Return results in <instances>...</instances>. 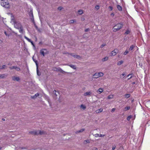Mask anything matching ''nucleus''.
<instances>
[{
  "label": "nucleus",
  "mask_w": 150,
  "mask_h": 150,
  "mask_svg": "<svg viewBox=\"0 0 150 150\" xmlns=\"http://www.w3.org/2000/svg\"><path fill=\"white\" fill-rule=\"evenodd\" d=\"M89 30V29L88 28V29H86L85 30V32H87V31H88Z\"/></svg>",
  "instance_id": "864d4df0"
},
{
  "label": "nucleus",
  "mask_w": 150,
  "mask_h": 150,
  "mask_svg": "<svg viewBox=\"0 0 150 150\" xmlns=\"http://www.w3.org/2000/svg\"><path fill=\"white\" fill-rule=\"evenodd\" d=\"M110 15L112 16H114V13H112Z\"/></svg>",
  "instance_id": "3c124183"
},
{
  "label": "nucleus",
  "mask_w": 150,
  "mask_h": 150,
  "mask_svg": "<svg viewBox=\"0 0 150 150\" xmlns=\"http://www.w3.org/2000/svg\"><path fill=\"white\" fill-rule=\"evenodd\" d=\"M115 110V108H113L112 110V111H111V112H114V111Z\"/></svg>",
  "instance_id": "de8ad7c7"
},
{
  "label": "nucleus",
  "mask_w": 150,
  "mask_h": 150,
  "mask_svg": "<svg viewBox=\"0 0 150 150\" xmlns=\"http://www.w3.org/2000/svg\"><path fill=\"white\" fill-rule=\"evenodd\" d=\"M115 148H116V146H113L112 147V150H114L115 149Z\"/></svg>",
  "instance_id": "09e8293b"
},
{
  "label": "nucleus",
  "mask_w": 150,
  "mask_h": 150,
  "mask_svg": "<svg viewBox=\"0 0 150 150\" xmlns=\"http://www.w3.org/2000/svg\"><path fill=\"white\" fill-rule=\"evenodd\" d=\"M130 96V95L129 94H126L125 95V97L126 98H129Z\"/></svg>",
  "instance_id": "c85d7f7f"
},
{
  "label": "nucleus",
  "mask_w": 150,
  "mask_h": 150,
  "mask_svg": "<svg viewBox=\"0 0 150 150\" xmlns=\"http://www.w3.org/2000/svg\"><path fill=\"white\" fill-rule=\"evenodd\" d=\"M16 66H13L12 67H9V68L11 69H15V68L16 67Z\"/></svg>",
  "instance_id": "4c0bfd02"
},
{
  "label": "nucleus",
  "mask_w": 150,
  "mask_h": 150,
  "mask_svg": "<svg viewBox=\"0 0 150 150\" xmlns=\"http://www.w3.org/2000/svg\"><path fill=\"white\" fill-rule=\"evenodd\" d=\"M24 38H25L26 39L28 42H30L31 40L30 39H29L27 37H26V36H24Z\"/></svg>",
  "instance_id": "7c9ffc66"
},
{
  "label": "nucleus",
  "mask_w": 150,
  "mask_h": 150,
  "mask_svg": "<svg viewBox=\"0 0 150 150\" xmlns=\"http://www.w3.org/2000/svg\"><path fill=\"white\" fill-rule=\"evenodd\" d=\"M117 7L119 11H121L122 10V8L120 5H117Z\"/></svg>",
  "instance_id": "1a4fd4ad"
},
{
  "label": "nucleus",
  "mask_w": 150,
  "mask_h": 150,
  "mask_svg": "<svg viewBox=\"0 0 150 150\" xmlns=\"http://www.w3.org/2000/svg\"><path fill=\"white\" fill-rule=\"evenodd\" d=\"M98 76L99 77L102 76L103 75V74L102 72L98 73Z\"/></svg>",
  "instance_id": "a211bd4d"
},
{
  "label": "nucleus",
  "mask_w": 150,
  "mask_h": 150,
  "mask_svg": "<svg viewBox=\"0 0 150 150\" xmlns=\"http://www.w3.org/2000/svg\"><path fill=\"white\" fill-rule=\"evenodd\" d=\"M113 95H109L108 96V99H112V98H113Z\"/></svg>",
  "instance_id": "bb28decb"
},
{
  "label": "nucleus",
  "mask_w": 150,
  "mask_h": 150,
  "mask_svg": "<svg viewBox=\"0 0 150 150\" xmlns=\"http://www.w3.org/2000/svg\"><path fill=\"white\" fill-rule=\"evenodd\" d=\"M39 94L38 93H37L35 94L34 96H31V98H32L35 99V98L38 96H39Z\"/></svg>",
  "instance_id": "9b49d317"
},
{
  "label": "nucleus",
  "mask_w": 150,
  "mask_h": 150,
  "mask_svg": "<svg viewBox=\"0 0 150 150\" xmlns=\"http://www.w3.org/2000/svg\"><path fill=\"white\" fill-rule=\"evenodd\" d=\"M95 137H99V134H95Z\"/></svg>",
  "instance_id": "a18cd8bd"
},
{
  "label": "nucleus",
  "mask_w": 150,
  "mask_h": 150,
  "mask_svg": "<svg viewBox=\"0 0 150 150\" xmlns=\"http://www.w3.org/2000/svg\"><path fill=\"white\" fill-rule=\"evenodd\" d=\"M130 107L129 106L126 107L125 108V111L128 110H129L130 109Z\"/></svg>",
  "instance_id": "c756f323"
},
{
  "label": "nucleus",
  "mask_w": 150,
  "mask_h": 150,
  "mask_svg": "<svg viewBox=\"0 0 150 150\" xmlns=\"http://www.w3.org/2000/svg\"><path fill=\"white\" fill-rule=\"evenodd\" d=\"M2 42V41L1 40H0V44H1Z\"/></svg>",
  "instance_id": "13d9d810"
},
{
  "label": "nucleus",
  "mask_w": 150,
  "mask_h": 150,
  "mask_svg": "<svg viewBox=\"0 0 150 150\" xmlns=\"http://www.w3.org/2000/svg\"><path fill=\"white\" fill-rule=\"evenodd\" d=\"M44 50H46L43 49L40 50V53L43 56H44L45 53L44 52Z\"/></svg>",
  "instance_id": "f8f14e48"
},
{
  "label": "nucleus",
  "mask_w": 150,
  "mask_h": 150,
  "mask_svg": "<svg viewBox=\"0 0 150 150\" xmlns=\"http://www.w3.org/2000/svg\"><path fill=\"white\" fill-rule=\"evenodd\" d=\"M4 33L5 34V35L6 36H8V34H7V33H6V32L5 31L4 32Z\"/></svg>",
  "instance_id": "49530a36"
},
{
  "label": "nucleus",
  "mask_w": 150,
  "mask_h": 150,
  "mask_svg": "<svg viewBox=\"0 0 150 150\" xmlns=\"http://www.w3.org/2000/svg\"><path fill=\"white\" fill-rule=\"evenodd\" d=\"M69 66L71 67L73 69H76V67L74 65H70Z\"/></svg>",
  "instance_id": "c9c22d12"
},
{
  "label": "nucleus",
  "mask_w": 150,
  "mask_h": 150,
  "mask_svg": "<svg viewBox=\"0 0 150 150\" xmlns=\"http://www.w3.org/2000/svg\"><path fill=\"white\" fill-rule=\"evenodd\" d=\"M123 26V24L122 23H119L115 25L113 28V30L114 32L119 30Z\"/></svg>",
  "instance_id": "7ed1b4c3"
},
{
  "label": "nucleus",
  "mask_w": 150,
  "mask_h": 150,
  "mask_svg": "<svg viewBox=\"0 0 150 150\" xmlns=\"http://www.w3.org/2000/svg\"><path fill=\"white\" fill-rule=\"evenodd\" d=\"M135 82H132V84H135Z\"/></svg>",
  "instance_id": "bf43d9fd"
},
{
  "label": "nucleus",
  "mask_w": 150,
  "mask_h": 150,
  "mask_svg": "<svg viewBox=\"0 0 150 150\" xmlns=\"http://www.w3.org/2000/svg\"><path fill=\"white\" fill-rule=\"evenodd\" d=\"M84 130H85V129H81L80 130H79L77 131H76V133L77 134L79 133L82 132L83 131H84Z\"/></svg>",
  "instance_id": "4468645a"
},
{
  "label": "nucleus",
  "mask_w": 150,
  "mask_h": 150,
  "mask_svg": "<svg viewBox=\"0 0 150 150\" xmlns=\"http://www.w3.org/2000/svg\"><path fill=\"white\" fill-rule=\"evenodd\" d=\"M30 42H31L32 45L34 46V44H33V42L32 41H31Z\"/></svg>",
  "instance_id": "5fc2aeb1"
},
{
  "label": "nucleus",
  "mask_w": 150,
  "mask_h": 150,
  "mask_svg": "<svg viewBox=\"0 0 150 150\" xmlns=\"http://www.w3.org/2000/svg\"><path fill=\"white\" fill-rule=\"evenodd\" d=\"M2 120H3L4 121H5V120L4 119H2Z\"/></svg>",
  "instance_id": "052dcab7"
},
{
  "label": "nucleus",
  "mask_w": 150,
  "mask_h": 150,
  "mask_svg": "<svg viewBox=\"0 0 150 150\" xmlns=\"http://www.w3.org/2000/svg\"><path fill=\"white\" fill-rule=\"evenodd\" d=\"M74 22V21L73 20H71L70 21V23H73Z\"/></svg>",
  "instance_id": "c03bdc74"
},
{
  "label": "nucleus",
  "mask_w": 150,
  "mask_h": 150,
  "mask_svg": "<svg viewBox=\"0 0 150 150\" xmlns=\"http://www.w3.org/2000/svg\"><path fill=\"white\" fill-rule=\"evenodd\" d=\"M19 32L21 33H23V28L22 27L20 28L19 29Z\"/></svg>",
  "instance_id": "b1692460"
},
{
  "label": "nucleus",
  "mask_w": 150,
  "mask_h": 150,
  "mask_svg": "<svg viewBox=\"0 0 150 150\" xmlns=\"http://www.w3.org/2000/svg\"><path fill=\"white\" fill-rule=\"evenodd\" d=\"M12 78V80L14 81H18L20 80V79L19 77L13 76Z\"/></svg>",
  "instance_id": "0eeeda50"
},
{
  "label": "nucleus",
  "mask_w": 150,
  "mask_h": 150,
  "mask_svg": "<svg viewBox=\"0 0 150 150\" xmlns=\"http://www.w3.org/2000/svg\"><path fill=\"white\" fill-rule=\"evenodd\" d=\"M135 47H137V46H135V45H131L130 47L129 48V52H130V51H132L133 49H134V48Z\"/></svg>",
  "instance_id": "6e6552de"
},
{
  "label": "nucleus",
  "mask_w": 150,
  "mask_h": 150,
  "mask_svg": "<svg viewBox=\"0 0 150 150\" xmlns=\"http://www.w3.org/2000/svg\"><path fill=\"white\" fill-rule=\"evenodd\" d=\"M6 67V65H4L2 66V67L1 68H0V69H4Z\"/></svg>",
  "instance_id": "a19ab883"
},
{
  "label": "nucleus",
  "mask_w": 150,
  "mask_h": 150,
  "mask_svg": "<svg viewBox=\"0 0 150 150\" xmlns=\"http://www.w3.org/2000/svg\"><path fill=\"white\" fill-rule=\"evenodd\" d=\"M103 90L102 88H99L97 91L98 93L100 94L103 92Z\"/></svg>",
  "instance_id": "ddd939ff"
},
{
  "label": "nucleus",
  "mask_w": 150,
  "mask_h": 150,
  "mask_svg": "<svg viewBox=\"0 0 150 150\" xmlns=\"http://www.w3.org/2000/svg\"><path fill=\"white\" fill-rule=\"evenodd\" d=\"M125 75V73H123L122 75H120V78H123L124 77H123V76H124Z\"/></svg>",
  "instance_id": "58836bf2"
},
{
  "label": "nucleus",
  "mask_w": 150,
  "mask_h": 150,
  "mask_svg": "<svg viewBox=\"0 0 150 150\" xmlns=\"http://www.w3.org/2000/svg\"><path fill=\"white\" fill-rule=\"evenodd\" d=\"M6 77V75L5 74H0V79L4 78Z\"/></svg>",
  "instance_id": "aec40b11"
},
{
  "label": "nucleus",
  "mask_w": 150,
  "mask_h": 150,
  "mask_svg": "<svg viewBox=\"0 0 150 150\" xmlns=\"http://www.w3.org/2000/svg\"><path fill=\"white\" fill-rule=\"evenodd\" d=\"M129 51L127 50H126L125 52L123 53V54L124 55H127L129 52Z\"/></svg>",
  "instance_id": "412c9836"
},
{
  "label": "nucleus",
  "mask_w": 150,
  "mask_h": 150,
  "mask_svg": "<svg viewBox=\"0 0 150 150\" xmlns=\"http://www.w3.org/2000/svg\"><path fill=\"white\" fill-rule=\"evenodd\" d=\"M105 44H102V45H101L100 47L101 48H103V47H104V46H105Z\"/></svg>",
  "instance_id": "37998d69"
},
{
  "label": "nucleus",
  "mask_w": 150,
  "mask_h": 150,
  "mask_svg": "<svg viewBox=\"0 0 150 150\" xmlns=\"http://www.w3.org/2000/svg\"><path fill=\"white\" fill-rule=\"evenodd\" d=\"M132 76H131L130 77H129V78L128 79V80H129L130 79H131V78H132Z\"/></svg>",
  "instance_id": "6e6d98bb"
},
{
  "label": "nucleus",
  "mask_w": 150,
  "mask_h": 150,
  "mask_svg": "<svg viewBox=\"0 0 150 150\" xmlns=\"http://www.w3.org/2000/svg\"><path fill=\"white\" fill-rule=\"evenodd\" d=\"M98 150L97 148H96V149H95V150Z\"/></svg>",
  "instance_id": "e2e57ef3"
},
{
  "label": "nucleus",
  "mask_w": 150,
  "mask_h": 150,
  "mask_svg": "<svg viewBox=\"0 0 150 150\" xmlns=\"http://www.w3.org/2000/svg\"><path fill=\"white\" fill-rule=\"evenodd\" d=\"M103 110V109L102 108H100L98 110H96V112L97 113H98L100 112H101Z\"/></svg>",
  "instance_id": "dca6fc26"
},
{
  "label": "nucleus",
  "mask_w": 150,
  "mask_h": 150,
  "mask_svg": "<svg viewBox=\"0 0 150 150\" xmlns=\"http://www.w3.org/2000/svg\"><path fill=\"white\" fill-rule=\"evenodd\" d=\"M132 74H128L127 76V77H129L130 76H131V75H132Z\"/></svg>",
  "instance_id": "4d7b16f0"
},
{
  "label": "nucleus",
  "mask_w": 150,
  "mask_h": 150,
  "mask_svg": "<svg viewBox=\"0 0 150 150\" xmlns=\"http://www.w3.org/2000/svg\"><path fill=\"white\" fill-rule=\"evenodd\" d=\"M37 74L38 75L40 76V73H39V71L38 70V67H37Z\"/></svg>",
  "instance_id": "473e14b6"
},
{
  "label": "nucleus",
  "mask_w": 150,
  "mask_h": 150,
  "mask_svg": "<svg viewBox=\"0 0 150 150\" xmlns=\"http://www.w3.org/2000/svg\"><path fill=\"white\" fill-rule=\"evenodd\" d=\"M11 21L13 23L14 27L17 29H19L20 28L22 27L21 23L14 19L12 18Z\"/></svg>",
  "instance_id": "f03ea898"
},
{
  "label": "nucleus",
  "mask_w": 150,
  "mask_h": 150,
  "mask_svg": "<svg viewBox=\"0 0 150 150\" xmlns=\"http://www.w3.org/2000/svg\"><path fill=\"white\" fill-rule=\"evenodd\" d=\"M108 57H105L103 58L102 61L103 62L107 61L108 59Z\"/></svg>",
  "instance_id": "6ab92c4d"
},
{
  "label": "nucleus",
  "mask_w": 150,
  "mask_h": 150,
  "mask_svg": "<svg viewBox=\"0 0 150 150\" xmlns=\"http://www.w3.org/2000/svg\"><path fill=\"white\" fill-rule=\"evenodd\" d=\"M98 73H95L93 75V76H95V78H98V77H96L95 76H98Z\"/></svg>",
  "instance_id": "f704fd0d"
},
{
  "label": "nucleus",
  "mask_w": 150,
  "mask_h": 150,
  "mask_svg": "<svg viewBox=\"0 0 150 150\" xmlns=\"http://www.w3.org/2000/svg\"><path fill=\"white\" fill-rule=\"evenodd\" d=\"M118 50L117 49H115L113 51H112L110 54V56H114L116 55L118 52Z\"/></svg>",
  "instance_id": "39448f33"
},
{
  "label": "nucleus",
  "mask_w": 150,
  "mask_h": 150,
  "mask_svg": "<svg viewBox=\"0 0 150 150\" xmlns=\"http://www.w3.org/2000/svg\"><path fill=\"white\" fill-rule=\"evenodd\" d=\"M100 8V6L98 5H97L96 6L95 8L97 10H98Z\"/></svg>",
  "instance_id": "e433bc0d"
},
{
  "label": "nucleus",
  "mask_w": 150,
  "mask_h": 150,
  "mask_svg": "<svg viewBox=\"0 0 150 150\" xmlns=\"http://www.w3.org/2000/svg\"><path fill=\"white\" fill-rule=\"evenodd\" d=\"M91 93V92H87L84 93V96H85L90 95Z\"/></svg>",
  "instance_id": "9d476101"
},
{
  "label": "nucleus",
  "mask_w": 150,
  "mask_h": 150,
  "mask_svg": "<svg viewBox=\"0 0 150 150\" xmlns=\"http://www.w3.org/2000/svg\"><path fill=\"white\" fill-rule=\"evenodd\" d=\"M90 142V141L88 139L84 141V143H88Z\"/></svg>",
  "instance_id": "2f4dec72"
},
{
  "label": "nucleus",
  "mask_w": 150,
  "mask_h": 150,
  "mask_svg": "<svg viewBox=\"0 0 150 150\" xmlns=\"http://www.w3.org/2000/svg\"><path fill=\"white\" fill-rule=\"evenodd\" d=\"M32 133L35 135H38L39 134L42 135L44 134V132L41 131H34L32 132Z\"/></svg>",
  "instance_id": "20e7f679"
},
{
  "label": "nucleus",
  "mask_w": 150,
  "mask_h": 150,
  "mask_svg": "<svg viewBox=\"0 0 150 150\" xmlns=\"http://www.w3.org/2000/svg\"><path fill=\"white\" fill-rule=\"evenodd\" d=\"M78 12L80 15L82 14L83 13V11L82 10H80L78 11Z\"/></svg>",
  "instance_id": "cd10ccee"
},
{
  "label": "nucleus",
  "mask_w": 150,
  "mask_h": 150,
  "mask_svg": "<svg viewBox=\"0 0 150 150\" xmlns=\"http://www.w3.org/2000/svg\"><path fill=\"white\" fill-rule=\"evenodd\" d=\"M130 33V30H126V32L125 33V35H127L129 34Z\"/></svg>",
  "instance_id": "393cba45"
},
{
  "label": "nucleus",
  "mask_w": 150,
  "mask_h": 150,
  "mask_svg": "<svg viewBox=\"0 0 150 150\" xmlns=\"http://www.w3.org/2000/svg\"><path fill=\"white\" fill-rule=\"evenodd\" d=\"M58 9L60 10H61L62 9V8L61 7H59L58 8Z\"/></svg>",
  "instance_id": "603ef678"
},
{
  "label": "nucleus",
  "mask_w": 150,
  "mask_h": 150,
  "mask_svg": "<svg viewBox=\"0 0 150 150\" xmlns=\"http://www.w3.org/2000/svg\"><path fill=\"white\" fill-rule=\"evenodd\" d=\"M109 9L111 11L112 10L113 8L112 6H109Z\"/></svg>",
  "instance_id": "79ce46f5"
},
{
  "label": "nucleus",
  "mask_w": 150,
  "mask_h": 150,
  "mask_svg": "<svg viewBox=\"0 0 150 150\" xmlns=\"http://www.w3.org/2000/svg\"><path fill=\"white\" fill-rule=\"evenodd\" d=\"M53 70L54 71H62V70L61 69L59 68H57L56 67H54L53 68Z\"/></svg>",
  "instance_id": "2eb2a0df"
},
{
  "label": "nucleus",
  "mask_w": 150,
  "mask_h": 150,
  "mask_svg": "<svg viewBox=\"0 0 150 150\" xmlns=\"http://www.w3.org/2000/svg\"><path fill=\"white\" fill-rule=\"evenodd\" d=\"M71 55L72 56H73L74 58H79L80 56L79 55H74L73 54H71Z\"/></svg>",
  "instance_id": "4be33fe9"
},
{
  "label": "nucleus",
  "mask_w": 150,
  "mask_h": 150,
  "mask_svg": "<svg viewBox=\"0 0 150 150\" xmlns=\"http://www.w3.org/2000/svg\"><path fill=\"white\" fill-rule=\"evenodd\" d=\"M56 93L57 92L55 90H54V91H53V96L55 99L57 98V96L58 94H59V92H57V93Z\"/></svg>",
  "instance_id": "423d86ee"
},
{
  "label": "nucleus",
  "mask_w": 150,
  "mask_h": 150,
  "mask_svg": "<svg viewBox=\"0 0 150 150\" xmlns=\"http://www.w3.org/2000/svg\"><path fill=\"white\" fill-rule=\"evenodd\" d=\"M31 15L33 16V13H32L31 14Z\"/></svg>",
  "instance_id": "0e129e2a"
},
{
  "label": "nucleus",
  "mask_w": 150,
  "mask_h": 150,
  "mask_svg": "<svg viewBox=\"0 0 150 150\" xmlns=\"http://www.w3.org/2000/svg\"><path fill=\"white\" fill-rule=\"evenodd\" d=\"M132 116L131 115H130L127 117V119L128 121H129V120L132 118Z\"/></svg>",
  "instance_id": "72a5a7b5"
},
{
  "label": "nucleus",
  "mask_w": 150,
  "mask_h": 150,
  "mask_svg": "<svg viewBox=\"0 0 150 150\" xmlns=\"http://www.w3.org/2000/svg\"><path fill=\"white\" fill-rule=\"evenodd\" d=\"M0 4L6 8H8L10 7L8 0H0Z\"/></svg>",
  "instance_id": "f257e3e1"
},
{
  "label": "nucleus",
  "mask_w": 150,
  "mask_h": 150,
  "mask_svg": "<svg viewBox=\"0 0 150 150\" xmlns=\"http://www.w3.org/2000/svg\"><path fill=\"white\" fill-rule=\"evenodd\" d=\"M105 135V134H100V135H99V137H103Z\"/></svg>",
  "instance_id": "ea45409f"
},
{
  "label": "nucleus",
  "mask_w": 150,
  "mask_h": 150,
  "mask_svg": "<svg viewBox=\"0 0 150 150\" xmlns=\"http://www.w3.org/2000/svg\"><path fill=\"white\" fill-rule=\"evenodd\" d=\"M80 108L83 110H84L86 108V106L83 104L81 105H80Z\"/></svg>",
  "instance_id": "f3484780"
},
{
  "label": "nucleus",
  "mask_w": 150,
  "mask_h": 150,
  "mask_svg": "<svg viewBox=\"0 0 150 150\" xmlns=\"http://www.w3.org/2000/svg\"><path fill=\"white\" fill-rule=\"evenodd\" d=\"M15 69H16L17 71H20L21 70V69L20 68L16 66V67L15 68Z\"/></svg>",
  "instance_id": "a878e982"
},
{
  "label": "nucleus",
  "mask_w": 150,
  "mask_h": 150,
  "mask_svg": "<svg viewBox=\"0 0 150 150\" xmlns=\"http://www.w3.org/2000/svg\"><path fill=\"white\" fill-rule=\"evenodd\" d=\"M33 19H34V18H32L31 19L32 20H33Z\"/></svg>",
  "instance_id": "680f3d73"
},
{
  "label": "nucleus",
  "mask_w": 150,
  "mask_h": 150,
  "mask_svg": "<svg viewBox=\"0 0 150 150\" xmlns=\"http://www.w3.org/2000/svg\"><path fill=\"white\" fill-rule=\"evenodd\" d=\"M33 60L35 62V63L36 64V65H37V66L38 67V64H37V61L36 60H34V59H33Z\"/></svg>",
  "instance_id": "8fccbe9b"
},
{
  "label": "nucleus",
  "mask_w": 150,
  "mask_h": 150,
  "mask_svg": "<svg viewBox=\"0 0 150 150\" xmlns=\"http://www.w3.org/2000/svg\"><path fill=\"white\" fill-rule=\"evenodd\" d=\"M123 61L122 60L118 62L117 64L118 65H120L123 63Z\"/></svg>",
  "instance_id": "5701e85b"
}]
</instances>
